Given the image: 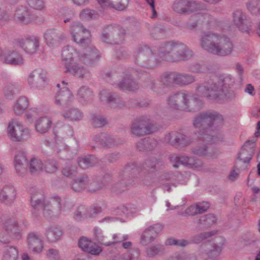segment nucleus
I'll return each mask as SVG.
<instances>
[{
  "label": "nucleus",
  "instance_id": "4",
  "mask_svg": "<svg viewBox=\"0 0 260 260\" xmlns=\"http://www.w3.org/2000/svg\"><path fill=\"white\" fill-rule=\"evenodd\" d=\"M223 120L222 116L215 112H204L199 114L193 121L194 127H202V130L199 132V139L207 144L216 143L220 141V138L209 133H211L209 127L213 125L221 124Z\"/></svg>",
  "mask_w": 260,
  "mask_h": 260
},
{
  "label": "nucleus",
  "instance_id": "58",
  "mask_svg": "<svg viewBox=\"0 0 260 260\" xmlns=\"http://www.w3.org/2000/svg\"><path fill=\"white\" fill-rule=\"evenodd\" d=\"M149 229H151L152 231L151 233L155 238L156 235L161 231L162 226L160 224H156L153 226H149Z\"/></svg>",
  "mask_w": 260,
  "mask_h": 260
},
{
  "label": "nucleus",
  "instance_id": "27",
  "mask_svg": "<svg viewBox=\"0 0 260 260\" xmlns=\"http://www.w3.org/2000/svg\"><path fill=\"white\" fill-rule=\"evenodd\" d=\"M255 143L253 141H248L243 146L239 158L245 162H249L254 152Z\"/></svg>",
  "mask_w": 260,
  "mask_h": 260
},
{
  "label": "nucleus",
  "instance_id": "11",
  "mask_svg": "<svg viewBox=\"0 0 260 260\" xmlns=\"http://www.w3.org/2000/svg\"><path fill=\"white\" fill-rule=\"evenodd\" d=\"M155 129L150 119L146 117L135 120L131 126V133L136 136H141L155 132Z\"/></svg>",
  "mask_w": 260,
  "mask_h": 260
},
{
  "label": "nucleus",
  "instance_id": "37",
  "mask_svg": "<svg viewBox=\"0 0 260 260\" xmlns=\"http://www.w3.org/2000/svg\"><path fill=\"white\" fill-rule=\"evenodd\" d=\"M62 234V231L59 227L52 226L48 229L46 236L50 242H55L60 239Z\"/></svg>",
  "mask_w": 260,
  "mask_h": 260
},
{
  "label": "nucleus",
  "instance_id": "24",
  "mask_svg": "<svg viewBox=\"0 0 260 260\" xmlns=\"http://www.w3.org/2000/svg\"><path fill=\"white\" fill-rule=\"evenodd\" d=\"M233 22L241 30L248 32V21L246 15L240 10L233 13Z\"/></svg>",
  "mask_w": 260,
  "mask_h": 260
},
{
  "label": "nucleus",
  "instance_id": "1",
  "mask_svg": "<svg viewBox=\"0 0 260 260\" xmlns=\"http://www.w3.org/2000/svg\"><path fill=\"white\" fill-rule=\"evenodd\" d=\"M70 32L72 40L85 48L82 53L69 45L63 48L61 60L65 72L79 78L86 77L88 72L81 64L89 63L98 59V51L91 44L90 32L80 23H73Z\"/></svg>",
  "mask_w": 260,
  "mask_h": 260
},
{
  "label": "nucleus",
  "instance_id": "57",
  "mask_svg": "<svg viewBox=\"0 0 260 260\" xmlns=\"http://www.w3.org/2000/svg\"><path fill=\"white\" fill-rule=\"evenodd\" d=\"M93 234L95 239L101 242L104 240V236L101 229L95 227L93 229Z\"/></svg>",
  "mask_w": 260,
  "mask_h": 260
},
{
  "label": "nucleus",
  "instance_id": "48",
  "mask_svg": "<svg viewBox=\"0 0 260 260\" xmlns=\"http://www.w3.org/2000/svg\"><path fill=\"white\" fill-rule=\"evenodd\" d=\"M203 16L200 13H197L194 16H192L191 18L189 20L188 25L190 28H193L199 23V21H203Z\"/></svg>",
  "mask_w": 260,
  "mask_h": 260
},
{
  "label": "nucleus",
  "instance_id": "29",
  "mask_svg": "<svg viewBox=\"0 0 260 260\" xmlns=\"http://www.w3.org/2000/svg\"><path fill=\"white\" fill-rule=\"evenodd\" d=\"M197 4L194 2L187 0H177L173 4V8L174 11L180 14H189L192 10L189 9L186 7H192L196 8Z\"/></svg>",
  "mask_w": 260,
  "mask_h": 260
},
{
  "label": "nucleus",
  "instance_id": "20",
  "mask_svg": "<svg viewBox=\"0 0 260 260\" xmlns=\"http://www.w3.org/2000/svg\"><path fill=\"white\" fill-rule=\"evenodd\" d=\"M66 38V35L54 29H48L44 34L45 42L50 47L57 46L60 41L64 40Z\"/></svg>",
  "mask_w": 260,
  "mask_h": 260
},
{
  "label": "nucleus",
  "instance_id": "43",
  "mask_svg": "<svg viewBox=\"0 0 260 260\" xmlns=\"http://www.w3.org/2000/svg\"><path fill=\"white\" fill-rule=\"evenodd\" d=\"M42 112V110L40 107H32L29 109L25 113L26 119L30 122H32L34 119L39 115Z\"/></svg>",
  "mask_w": 260,
  "mask_h": 260
},
{
  "label": "nucleus",
  "instance_id": "16",
  "mask_svg": "<svg viewBox=\"0 0 260 260\" xmlns=\"http://www.w3.org/2000/svg\"><path fill=\"white\" fill-rule=\"evenodd\" d=\"M17 45L21 47L26 53L33 54L36 53L39 48V42L36 37L31 36L19 40L17 41Z\"/></svg>",
  "mask_w": 260,
  "mask_h": 260
},
{
  "label": "nucleus",
  "instance_id": "10",
  "mask_svg": "<svg viewBox=\"0 0 260 260\" xmlns=\"http://www.w3.org/2000/svg\"><path fill=\"white\" fill-rule=\"evenodd\" d=\"M47 73L42 69L35 70L28 76L27 81L30 88L43 89L48 83Z\"/></svg>",
  "mask_w": 260,
  "mask_h": 260
},
{
  "label": "nucleus",
  "instance_id": "51",
  "mask_svg": "<svg viewBox=\"0 0 260 260\" xmlns=\"http://www.w3.org/2000/svg\"><path fill=\"white\" fill-rule=\"evenodd\" d=\"M126 238V236H122L120 237L119 235L117 234H114L113 236V239L114 240L113 242H108L103 243V245L108 246H111L115 243H119L123 241Z\"/></svg>",
  "mask_w": 260,
  "mask_h": 260
},
{
  "label": "nucleus",
  "instance_id": "22",
  "mask_svg": "<svg viewBox=\"0 0 260 260\" xmlns=\"http://www.w3.org/2000/svg\"><path fill=\"white\" fill-rule=\"evenodd\" d=\"M52 125V119L51 117L47 116H41L37 119L35 122V131L40 135L48 133Z\"/></svg>",
  "mask_w": 260,
  "mask_h": 260
},
{
  "label": "nucleus",
  "instance_id": "25",
  "mask_svg": "<svg viewBox=\"0 0 260 260\" xmlns=\"http://www.w3.org/2000/svg\"><path fill=\"white\" fill-rule=\"evenodd\" d=\"M27 243L29 249L32 252L40 253L43 251V241L40 237L35 234L31 233L28 235Z\"/></svg>",
  "mask_w": 260,
  "mask_h": 260
},
{
  "label": "nucleus",
  "instance_id": "19",
  "mask_svg": "<svg viewBox=\"0 0 260 260\" xmlns=\"http://www.w3.org/2000/svg\"><path fill=\"white\" fill-rule=\"evenodd\" d=\"M78 245L83 251L92 255H99L102 251L101 247L85 237H83L79 239Z\"/></svg>",
  "mask_w": 260,
  "mask_h": 260
},
{
  "label": "nucleus",
  "instance_id": "44",
  "mask_svg": "<svg viewBox=\"0 0 260 260\" xmlns=\"http://www.w3.org/2000/svg\"><path fill=\"white\" fill-rule=\"evenodd\" d=\"M152 231L149 228L146 229L143 233L141 238V244L143 245H146L150 243L154 238L151 233Z\"/></svg>",
  "mask_w": 260,
  "mask_h": 260
},
{
  "label": "nucleus",
  "instance_id": "41",
  "mask_svg": "<svg viewBox=\"0 0 260 260\" xmlns=\"http://www.w3.org/2000/svg\"><path fill=\"white\" fill-rule=\"evenodd\" d=\"M216 220V218L214 215L208 214L199 219L198 221V224L202 225V228H206L215 223Z\"/></svg>",
  "mask_w": 260,
  "mask_h": 260
},
{
  "label": "nucleus",
  "instance_id": "7",
  "mask_svg": "<svg viewBox=\"0 0 260 260\" xmlns=\"http://www.w3.org/2000/svg\"><path fill=\"white\" fill-rule=\"evenodd\" d=\"M158 54L162 60L176 61L190 58L192 52L181 43L168 42L159 48Z\"/></svg>",
  "mask_w": 260,
  "mask_h": 260
},
{
  "label": "nucleus",
  "instance_id": "26",
  "mask_svg": "<svg viewBox=\"0 0 260 260\" xmlns=\"http://www.w3.org/2000/svg\"><path fill=\"white\" fill-rule=\"evenodd\" d=\"M164 140L166 143L172 145L178 144L185 146L189 143L185 136L176 132H172L167 134L165 137Z\"/></svg>",
  "mask_w": 260,
  "mask_h": 260
},
{
  "label": "nucleus",
  "instance_id": "30",
  "mask_svg": "<svg viewBox=\"0 0 260 260\" xmlns=\"http://www.w3.org/2000/svg\"><path fill=\"white\" fill-rule=\"evenodd\" d=\"M16 196L15 189L11 186H6L3 187L0 193V200L6 205L11 204Z\"/></svg>",
  "mask_w": 260,
  "mask_h": 260
},
{
  "label": "nucleus",
  "instance_id": "2",
  "mask_svg": "<svg viewBox=\"0 0 260 260\" xmlns=\"http://www.w3.org/2000/svg\"><path fill=\"white\" fill-rule=\"evenodd\" d=\"M233 77L228 74H219L197 87L198 95L213 101L219 102L226 99L224 89L232 85Z\"/></svg>",
  "mask_w": 260,
  "mask_h": 260
},
{
  "label": "nucleus",
  "instance_id": "53",
  "mask_svg": "<svg viewBox=\"0 0 260 260\" xmlns=\"http://www.w3.org/2000/svg\"><path fill=\"white\" fill-rule=\"evenodd\" d=\"M166 244L184 246L187 245V241L182 239L178 240L175 239L170 238L167 240Z\"/></svg>",
  "mask_w": 260,
  "mask_h": 260
},
{
  "label": "nucleus",
  "instance_id": "61",
  "mask_svg": "<svg viewBox=\"0 0 260 260\" xmlns=\"http://www.w3.org/2000/svg\"><path fill=\"white\" fill-rule=\"evenodd\" d=\"M199 213L198 211V207L197 205H193L188 207L185 212L186 215H193Z\"/></svg>",
  "mask_w": 260,
  "mask_h": 260
},
{
  "label": "nucleus",
  "instance_id": "3",
  "mask_svg": "<svg viewBox=\"0 0 260 260\" xmlns=\"http://www.w3.org/2000/svg\"><path fill=\"white\" fill-rule=\"evenodd\" d=\"M200 46L208 52L220 56L230 55L234 49L233 44L229 38L214 33L203 35Z\"/></svg>",
  "mask_w": 260,
  "mask_h": 260
},
{
  "label": "nucleus",
  "instance_id": "36",
  "mask_svg": "<svg viewBox=\"0 0 260 260\" xmlns=\"http://www.w3.org/2000/svg\"><path fill=\"white\" fill-rule=\"evenodd\" d=\"M88 184V178L82 176L75 179L71 183L72 188L76 191L85 189Z\"/></svg>",
  "mask_w": 260,
  "mask_h": 260
},
{
  "label": "nucleus",
  "instance_id": "13",
  "mask_svg": "<svg viewBox=\"0 0 260 260\" xmlns=\"http://www.w3.org/2000/svg\"><path fill=\"white\" fill-rule=\"evenodd\" d=\"M172 161L175 162L173 167L177 168L179 164H181L188 168L199 170L202 166V162L198 159L192 156L183 155L179 156L172 155L170 157Z\"/></svg>",
  "mask_w": 260,
  "mask_h": 260
},
{
  "label": "nucleus",
  "instance_id": "33",
  "mask_svg": "<svg viewBox=\"0 0 260 260\" xmlns=\"http://www.w3.org/2000/svg\"><path fill=\"white\" fill-rule=\"evenodd\" d=\"M120 88L123 90L134 91L138 88V84L129 75L126 76L118 84Z\"/></svg>",
  "mask_w": 260,
  "mask_h": 260
},
{
  "label": "nucleus",
  "instance_id": "59",
  "mask_svg": "<svg viewBox=\"0 0 260 260\" xmlns=\"http://www.w3.org/2000/svg\"><path fill=\"white\" fill-rule=\"evenodd\" d=\"M194 153L203 156L205 155L207 153V147L204 146L203 147H198L194 148L193 150Z\"/></svg>",
  "mask_w": 260,
  "mask_h": 260
},
{
  "label": "nucleus",
  "instance_id": "17",
  "mask_svg": "<svg viewBox=\"0 0 260 260\" xmlns=\"http://www.w3.org/2000/svg\"><path fill=\"white\" fill-rule=\"evenodd\" d=\"M136 58L141 66L152 68L157 64V62L154 61V57L152 54L151 49L146 46L142 48L137 55Z\"/></svg>",
  "mask_w": 260,
  "mask_h": 260
},
{
  "label": "nucleus",
  "instance_id": "63",
  "mask_svg": "<svg viewBox=\"0 0 260 260\" xmlns=\"http://www.w3.org/2000/svg\"><path fill=\"white\" fill-rule=\"evenodd\" d=\"M159 246H152L147 250V253L149 256H154L160 251Z\"/></svg>",
  "mask_w": 260,
  "mask_h": 260
},
{
  "label": "nucleus",
  "instance_id": "34",
  "mask_svg": "<svg viewBox=\"0 0 260 260\" xmlns=\"http://www.w3.org/2000/svg\"><path fill=\"white\" fill-rule=\"evenodd\" d=\"M62 116L66 119L73 121H77L82 119L83 113L77 108H71L64 111Z\"/></svg>",
  "mask_w": 260,
  "mask_h": 260
},
{
  "label": "nucleus",
  "instance_id": "18",
  "mask_svg": "<svg viewBox=\"0 0 260 260\" xmlns=\"http://www.w3.org/2000/svg\"><path fill=\"white\" fill-rule=\"evenodd\" d=\"M1 59L3 62L11 65L21 66L24 63L22 55L14 48L7 50Z\"/></svg>",
  "mask_w": 260,
  "mask_h": 260
},
{
  "label": "nucleus",
  "instance_id": "60",
  "mask_svg": "<svg viewBox=\"0 0 260 260\" xmlns=\"http://www.w3.org/2000/svg\"><path fill=\"white\" fill-rule=\"evenodd\" d=\"M196 205L198 207V211L199 213L206 211L209 207V204L208 202L200 203Z\"/></svg>",
  "mask_w": 260,
  "mask_h": 260
},
{
  "label": "nucleus",
  "instance_id": "56",
  "mask_svg": "<svg viewBox=\"0 0 260 260\" xmlns=\"http://www.w3.org/2000/svg\"><path fill=\"white\" fill-rule=\"evenodd\" d=\"M239 174V169L236 167H234L232 168L228 176V179L231 181H234L238 178Z\"/></svg>",
  "mask_w": 260,
  "mask_h": 260
},
{
  "label": "nucleus",
  "instance_id": "52",
  "mask_svg": "<svg viewBox=\"0 0 260 260\" xmlns=\"http://www.w3.org/2000/svg\"><path fill=\"white\" fill-rule=\"evenodd\" d=\"M78 164L80 167L83 169L89 167L92 164L91 157L80 158L78 161Z\"/></svg>",
  "mask_w": 260,
  "mask_h": 260
},
{
  "label": "nucleus",
  "instance_id": "42",
  "mask_svg": "<svg viewBox=\"0 0 260 260\" xmlns=\"http://www.w3.org/2000/svg\"><path fill=\"white\" fill-rule=\"evenodd\" d=\"M18 256L17 249L14 247L7 248L4 253L3 260H16Z\"/></svg>",
  "mask_w": 260,
  "mask_h": 260
},
{
  "label": "nucleus",
  "instance_id": "39",
  "mask_svg": "<svg viewBox=\"0 0 260 260\" xmlns=\"http://www.w3.org/2000/svg\"><path fill=\"white\" fill-rule=\"evenodd\" d=\"M93 213H91L89 214L87 213L86 209L84 207H81L79 209V210L77 211L74 215V218L76 220L79 221L82 220L83 218L85 217H93L94 214H97L99 212H101V209L100 208H98L96 209H93Z\"/></svg>",
  "mask_w": 260,
  "mask_h": 260
},
{
  "label": "nucleus",
  "instance_id": "40",
  "mask_svg": "<svg viewBox=\"0 0 260 260\" xmlns=\"http://www.w3.org/2000/svg\"><path fill=\"white\" fill-rule=\"evenodd\" d=\"M92 95V91L87 86H82L78 90V98L80 102L87 101Z\"/></svg>",
  "mask_w": 260,
  "mask_h": 260
},
{
  "label": "nucleus",
  "instance_id": "6",
  "mask_svg": "<svg viewBox=\"0 0 260 260\" xmlns=\"http://www.w3.org/2000/svg\"><path fill=\"white\" fill-rule=\"evenodd\" d=\"M215 231L206 232L196 235L191 239L193 243H200L204 240L209 242L205 245V252L211 258H214L219 255L225 244V239L216 234Z\"/></svg>",
  "mask_w": 260,
  "mask_h": 260
},
{
  "label": "nucleus",
  "instance_id": "14",
  "mask_svg": "<svg viewBox=\"0 0 260 260\" xmlns=\"http://www.w3.org/2000/svg\"><path fill=\"white\" fill-rule=\"evenodd\" d=\"M194 81V77L190 75L181 74L177 73H171L164 76L161 81L165 85L175 83L181 85H187Z\"/></svg>",
  "mask_w": 260,
  "mask_h": 260
},
{
  "label": "nucleus",
  "instance_id": "32",
  "mask_svg": "<svg viewBox=\"0 0 260 260\" xmlns=\"http://www.w3.org/2000/svg\"><path fill=\"white\" fill-rule=\"evenodd\" d=\"M26 161V157L25 153L22 151L18 152L14 158L15 168L18 174L21 175L25 172Z\"/></svg>",
  "mask_w": 260,
  "mask_h": 260
},
{
  "label": "nucleus",
  "instance_id": "35",
  "mask_svg": "<svg viewBox=\"0 0 260 260\" xmlns=\"http://www.w3.org/2000/svg\"><path fill=\"white\" fill-rule=\"evenodd\" d=\"M100 16L99 11L89 9L82 10L79 14L80 18L83 21L98 19Z\"/></svg>",
  "mask_w": 260,
  "mask_h": 260
},
{
  "label": "nucleus",
  "instance_id": "21",
  "mask_svg": "<svg viewBox=\"0 0 260 260\" xmlns=\"http://www.w3.org/2000/svg\"><path fill=\"white\" fill-rule=\"evenodd\" d=\"M72 127L69 124L57 123L54 128V134L56 141H60L73 136Z\"/></svg>",
  "mask_w": 260,
  "mask_h": 260
},
{
  "label": "nucleus",
  "instance_id": "31",
  "mask_svg": "<svg viewBox=\"0 0 260 260\" xmlns=\"http://www.w3.org/2000/svg\"><path fill=\"white\" fill-rule=\"evenodd\" d=\"M28 104V99L26 97L20 96L14 102L13 111L16 115H21L27 108Z\"/></svg>",
  "mask_w": 260,
  "mask_h": 260
},
{
  "label": "nucleus",
  "instance_id": "50",
  "mask_svg": "<svg viewBox=\"0 0 260 260\" xmlns=\"http://www.w3.org/2000/svg\"><path fill=\"white\" fill-rule=\"evenodd\" d=\"M28 4L36 9H42L44 6L43 0H27Z\"/></svg>",
  "mask_w": 260,
  "mask_h": 260
},
{
  "label": "nucleus",
  "instance_id": "9",
  "mask_svg": "<svg viewBox=\"0 0 260 260\" xmlns=\"http://www.w3.org/2000/svg\"><path fill=\"white\" fill-rule=\"evenodd\" d=\"M7 132L8 137L16 142L26 140L30 134L29 129L17 120H12L9 123Z\"/></svg>",
  "mask_w": 260,
  "mask_h": 260
},
{
  "label": "nucleus",
  "instance_id": "8",
  "mask_svg": "<svg viewBox=\"0 0 260 260\" xmlns=\"http://www.w3.org/2000/svg\"><path fill=\"white\" fill-rule=\"evenodd\" d=\"M167 104L170 109L186 111H195L200 109L201 103L196 97H190L188 94L179 92L169 95Z\"/></svg>",
  "mask_w": 260,
  "mask_h": 260
},
{
  "label": "nucleus",
  "instance_id": "47",
  "mask_svg": "<svg viewBox=\"0 0 260 260\" xmlns=\"http://www.w3.org/2000/svg\"><path fill=\"white\" fill-rule=\"evenodd\" d=\"M58 169L56 162L54 160H48L45 162L44 170L48 173H54Z\"/></svg>",
  "mask_w": 260,
  "mask_h": 260
},
{
  "label": "nucleus",
  "instance_id": "49",
  "mask_svg": "<svg viewBox=\"0 0 260 260\" xmlns=\"http://www.w3.org/2000/svg\"><path fill=\"white\" fill-rule=\"evenodd\" d=\"M4 228L8 232H16L18 228V225L15 220H11L6 223Z\"/></svg>",
  "mask_w": 260,
  "mask_h": 260
},
{
  "label": "nucleus",
  "instance_id": "54",
  "mask_svg": "<svg viewBox=\"0 0 260 260\" xmlns=\"http://www.w3.org/2000/svg\"><path fill=\"white\" fill-rule=\"evenodd\" d=\"M101 99L102 101H106L107 102H112L115 98L114 94L109 93L106 90H103L100 92Z\"/></svg>",
  "mask_w": 260,
  "mask_h": 260
},
{
  "label": "nucleus",
  "instance_id": "38",
  "mask_svg": "<svg viewBox=\"0 0 260 260\" xmlns=\"http://www.w3.org/2000/svg\"><path fill=\"white\" fill-rule=\"evenodd\" d=\"M44 166L40 159L32 158L29 162V171L32 174H38L44 170Z\"/></svg>",
  "mask_w": 260,
  "mask_h": 260
},
{
  "label": "nucleus",
  "instance_id": "12",
  "mask_svg": "<svg viewBox=\"0 0 260 260\" xmlns=\"http://www.w3.org/2000/svg\"><path fill=\"white\" fill-rule=\"evenodd\" d=\"M67 85V83L64 81L57 85L59 90L55 95L54 103L56 105L62 107L70 105L73 100V95L70 90L66 87Z\"/></svg>",
  "mask_w": 260,
  "mask_h": 260
},
{
  "label": "nucleus",
  "instance_id": "15",
  "mask_svg": "<svg viewBox=\"0 0 260 260\" xmlns=\"http://www.w3.org/2000/svg\"><path fill=\"white\" fill-rule=\"evenodd\" d=\"M14 19L22 24H27L35 19V16L27 7L18 6L14 14Z\"/></svg>",
  "mask_w": 260,
  "mask_h": 260
},
{
  "label": "nucleus",
  "instance_id": "45",
  "mask_svg": "<svg viewBox=\"0 0 260 260\" xmlns=\"http://www.w3.org/2000/svg\"><path fill=\"white\" fill-rule=\"evenodd\" d=\"M92 123L95 127H100L104 126L107 123L106 118L99 114L93 115L92 117Z\"/></svg>",
  "mask_w": 260,
  "mask_h": 260
},
{
  "label": "nucleus",
  "instance_id": "55",
  "mask_svg": "<svg viewBox=\"0 0 260 260\" xmlns=\"http://www.w3.org/2000/svg\"><path fill=\"white\" fill-rule=\"evenodd\" d=\"M46 255L47 257L51 260H55L59 257L58 251L55 249H49L47 251Z\"/></svg>",
  "mask_w": 260,
  "mask_h": 260
},
{
  "label": "nucleus",
  "instance_id": "5",
  "mask_svg": "<svg viewBox=\"0 0 260 260\" xmlns=\"http://www.w3.org/2000/svg\"><path fill=\"white\" fill-rule=\"evenodd\" d=\"M30 203L34 210V214L38 215L40 213L36 212H41L48 218L58 216L60 211H66V206L61 207L60 199L57 197L51 199L50 201H45L43 196L38 192L31 197Z\"/></svg>",
  "mask_w": 260,
  "mask_h": 260
},
{
  "label": "nucleus",
  "instance_id": "62",
  "mask_svg": "<svg viewBox=\"0 0 260 260\" xmlns=\"http://www.w3.org/2000/svg\"><path fill=\"white\" fill-rule=\"evenodd\" d=\"M149 144V140L143 139L139 142L137 144V148L139 150H142L144 148H149L148 145Z\"/></svg>",
  "mask_w": 260,
  "mask_h": 260
},
{
  "label": "nucleus",
  "instance_id": "23",
  "mask_svg": "<svg viewBox=\"0 0 260 260\" xmlns=\"http://www.w3.org/2000/svg\"><path fill=\"white\" fill-rule=\"evenodd\" d=\"M102 40L107 43L118 44L123 40V35L119 34L117 27L108 26L102 35Z\"/></svg>",
  "mask_w": 260,
  "mask_h": 260
},
{
  "label": "nucleus",
  "instance_id": "46",
  "mask_svg": "<svg viewBox=\"0 0 260 260\" xmlns=\"http://www.w3.org/2000/svg\"><path fill=\"white\" fill-rule=\"evenodd\" d=\"M259 0H249L246 4V7L250 13L256 14L259 10Z\"/></svg>",
  "mask_w": 260,
  "mask_h": 260
},
{
  "label": "nucleus",
  "instance_id": "64",
  "mask_svg": "<svg viewBox=\"0 0 260 260\" xmlns=\"http://www.w3.org/2000/svg\"><path fill=\"white\" fill-rule=\"evenodd\" d=\"M73 3L77 6L80 7H84L87 5L91 0H71Z\"/></svg>",
  "mask_w": 260,
  "mask_h": 260
},
{
  "label": "nucleus",
  "instance_id": "28",
  "mask_svg": "<svg viewBox=\"0 0 260 260\" xmlns=\"http://www.w3.org/2000/svg\"><path fill=\"white\" fill-rule=\"evenodd\" d=\"M103 8H114L118 10H124L128 3V0H97Z\"/></svg>",
  "mask_w": 260,
  "mask_h": 260
}]
</instances>
